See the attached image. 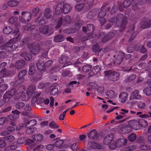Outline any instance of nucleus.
<instances>
[{
  "instance_id": "nucleus-1",
  "label": "nucleus",
  "mask_w": 151,
  "mask_h": 151,
  "mask_svg": "<svg viewBox=\"0 0 151 151\" xmlns=\"http://www.w3.org/2000/svg\"><path fill=\"white\" fill-rule=\"evenodd\" d=\"M108 20L109 22L114 23L117 27L120 28L119 31L121 32H123L126 28V21L123 14L121 13H119L116 18L112 17L109 19L108 16Z\"/></svg>"
},
{
  "instance_id": "nucleus-2",
  "label": "nucleus",
  "mask_w": 151,
  "mask_h": 151,
  "mask_svg": "<svg viewBox=\"0 0 151 151\" xmlns=\"http://www.w3.org/2000/svg\"><path fill=\"white\" fill-rule=\"evenodd\" d=\"M44 15L41 14L36 19L35 22L37 26L42 25L47 23V19H50L52 17V12L50 8L47 7L45 9L44 11Z\"/></svg>"
},
{
  "instance_id": "nucleus-3",
  "label": "nucleus",
  "mask_w": 151,
  "mask_h": 151,
  "mask_svg": "<svg viewBox=\"0 0 151 151\" xmlns=\"http://www.w3.org/2000/svg\"><path fill=\"white\" fill-rule=\"evenodd\" d=\"M36 87L35 86L32 85L29 86L26 93H24L22 96V97H24V100L26 101L28 100L30 97L33 98H37L40 96L41 93H38L35 91Z\"/></svg>"
},
{
  "instance_id": "nucleus-4",
  "label": "nucleus",
  "mask_w": 151,
  "mask_h": 151,
  "mask_svg": "<svg viewBox=\"0 0 151 151\" xmlns=\"http://www.w3.org/2000/svg\"><path fill=\"white\" fill-rule=\"evenodd\" d=\"M71 9V7L69 4H64L62 1L57 5L55 13L57 15L60 14L62 12L64 14H67L70 11Z\"/></svg>"
},
{
  "instance_id": "nucleus-5",
  "label": "nucleus",
  "mask_w": 151,
  "mask_h": 151,
  "mask_svg": "<svg viewBox=\"0 0 151 151\" xmlns=\"http://www.w3.org/2000/svg\"><path fill=\"white\" fill-rule=\"evenodd\" d=\"M19 91L17 90H16L15 88H14L10 91L6 92L4 95L3 98L6 102L8 101L13 96H14L15 99H18L19 98Z\"/></svg>"
},
{
  "instance_id": "nucleus-6",
  "label": "nucleus",
  "mask_w": 151,
  "mask_h": 151,
  "mask_svg": "<svg viewBox=\"0 0 151 151\" xmlns=\"http://www.w3.org/2000/svg\"><path fill=\"white\" fill-rule=\"evenodd\" d=\"M105 74L109 80L113 81H117L119 79L120 75L119 72L112 70L105 71Z\"/></svg>"
},
{
  "instance_id": "nucleus-7",
  "label": "nucleus",
  "mask_w": 151,
  "mask_h": 151,
  "mask_svg": "<svg viewBox=\"0 0 151 151\" xmlns=\"http://www.w3.org/2000/svg\"><path fill=\"white\" fill-rule=\"evenodd\" d=\"M124 53L122 51H118L116 55L114 56L113 63L115 65L120 64L124 59Z\"/></svg>"
},
{
  "instance_id": "nucleus-8",
  "label": "nucleus",
  "mask_w": 151,
  "mask_h": 151,
  "mask_svg": "<svg viewBox=\"0 0 151 151\" xmlns=\"http://www.w3.org/2000/svg\"><path fill=\"white\" fill-rule=\"evenodd\" d=\"M140 24L141 27L143 29L149 28L151 27V19L143 17L141 19Z\"/></svg>"
},
{
  "instance_id": "nucleus-9",
  "label": "nucleus",
  "mask_w": 151,
  "mask_h": 151,
  "mask_svg": "<svg viewBox=\"0 0 151 151\" xmlns=\"http://www.w3.org/2000/svg\"><path fill=\"white\" fill-rule=\"evenodd\" d=\"M28 47L30 49V52L34 55L38 54L40 52V45L38 44H28Z\"/></svg>"
},
{
  "instance_id": "nucleus-10",
  "label": "nucleus",
  "mask_w": 151,
  "mask_h": 151,
  "mask_svg": "<svg viewBox=\"0 0 151 151\" xmlns=\"http://www.w3.org/2000/svg\"><path fill=\"white\" fill-rule=\"evenodd\" d=\"M95 29L94 26L92 24H88L87 27H83L82 28L83 31L85 32L86 34L92 35Z\"/></svg>"
},
{
  "instance_id": "nucleus-11",
  "label": "nucleus",
  "mask_w": 151,
  "mask_h": 151,
  "mask_svg": "<svg viewBox=\"0 0 151 151\" xmlns=\"http://www.w3.org/2000/svg\"><path fill=\"white\" fill-rule=\"evenodd\" d=\"M132 127L133 128H134V129L136 130H138L139 129V127L138 128L135 127V125L136 124V125H138V126L139 125L143 127H145L147 126V123L146 120L144 119H142L140 120L139 121V122H134L133 121L132 122Z\"/></svg>"
},
{
  "instance_id": "nucleus-12",
  "label": "nucleus",
  "mask_w": 151,
  "mask_h": 151,
  "mask_svg": "<svg viewBox=\"0 0 151 151\" xmlns=\"http://www.w3.org/2000/svg\"><path fill=\"white\" fill-rule=\"evenodd\" d=\"M68 57L67 56L65 55H63L60 57L59 61L60 64H64L62 67L63 68L71 64V62L68 61Z\"/></svg>"
},
{
  "instance_id": "nucleus-13",
  "label": "nucleus",
  "mask_w": 151,
  "mask_h": 151,
  "mask_svg": "<svg viewBox=\"0 0 151 151\" xmlns=\"http://www.w3.org/2000/svg\"><path fill=\"white\" fill-rule=\"evenodd\" d=\"M31 18V14L29 12H23L21 14V19L24 22H28Z\"/></svg>"
},
{
  "instance_id": "nucleus-14",
  "label": "nucleus",
  "mask_w": 151,
  "mask_h": 151,
  "mask_svg": "<svg viewBox=\"0 0 151 151\" xmlns=\"http://www.w3.org/2000/svg\"><path fill=\"white\" fill-rule=\"evenodd\" d=\"M114 138L113 133H110L106 136L104 138L103 142L104 145H107L110 144L113 141Z\"/></svg>"
},
{
  "instance_id": "nucleus-15",
  "label": "nucleus",
  "mask_w": 151,
  "mask_h": 151,
  "mask_svg": "<svg viewBox=\"0 0 151 151\" xmlns=\"http://www.w3.org/2000/svg\"><path fill=\"white\" fill-rule=\"evenodd\" d=\"M12 114L8 116L9 121H14L19 117V111L17 109L12 111Z\"/></svg>"
},
{
  "instance_id": "nucleus-16",
  "label": "nucleus",
  "mask_w": 151,
  "mask_h": 151,
  "mask_svg": "<svg viewBox=\"0 0 151 151\" xmlns=\"http://www.w3.org/2000/svg\"><path fill=\"white\" fill-rule=\"evenodd\" d=\"M105 34L104 32H101L100 33L101 37V35H104V37H101L102 42H105L109 40H110L114 36V35L111 33H109L108 35H105Z\"/></svg>"
},
{
  "instance_id": "nucleus-17",
  "label": "nucleus",
  "mask_w": 151,
  "mask_h": 151,
  "mask_svg": "<svg viewBox=\"0 0 151 151\" xmlns=\"http://www.w3.org/2000/svg\"><path fill=\"white\" fill-rule=\"evenodd\" d=\"M99 10V8H97L91 10L88 13L87 18L89 19H92L97 15Z\"/></svg>"
},
{
  "instance_id": "nucleus-18",
  "label": "nucleus",
  "mask_w": 151,
  "mask_h": 151,
  "mask_svg": "<svg viewBox=\"0 0 151 151\" xmlns=\"http://www.w3.org/2000/svg\"><path fill=\"white\" fill-rule=\"evenodd\" d=\"M88 137L90 139L96 140L99 137V135L96 130L93 129L89 133L88 135Z\"/></svg>"
},
{
  "instance_id": "nucleus-19",
  "label": "nucleus",
  "mask_w": 151,
  "mask_h": 151,
  "mask_svg": "<svg viewBox=\"0 0 151 151\" xmlns=\"http://www.w3.org/2000/svg\"><path fill=\"white\" fill-rule=\"evenodd\" d=\"M37 68L41 73L45 71L46 66L43 61H38L36 63Z\"/></svg>"
},
{
  "instance_id": "nucleus-20",
  "label": "nucleus",
  "mask_w": 151,
  "mask_h": 151,
  "mask_svg": "<svg viewBox=\"0 0 151 151\" xmlns=\"http://www.w3.org/2000/svg\"><path fill=\"white\" fill-rule=\"evenodd\" d=\"M127 140L126 139L121 138L118 139L115 142L117 147H120L124 145H125L127 142Z\"/></svg>"
},
{
  "instance_id": "nucleus-21",
  "label": "nucleus",
  "mask_w": 151,
  "mask_h": 151,
  "mask_svg": "<svg viewBox=\"0 0 151 151\" xmlns=\"http://www.w3.org/2000/svg\"><path fill=\"white\" fill-rule=\"evenodd\" d=\"M139 91L137 90H135L131 93L130 99H139L141 98V96L139 94Z\"/></svg>"
},
{
  "instance_id": "nucleus-22",
  "label": "nucleus",
  "mask_w": 151,
  "mask_h": 151,
  "mask_svg": "<svg viewBox=\"0 0 151 151\" xmlns=\"http://www.w3.org/2000/svg\"><path fill=\"white\" fill-rule=\"evenodd\" d=\"M101 66L96 65L94 66L90 72V74L91 76L96 75L101 70Z\"/></svg>"
},
{
  "instance_id": "nucleus-23",
  "label": "nucleus",
  "mask_w": 151,
  "mask_h": 151,
  "mask_svg": "<svg viewBox=\"0 0 151 151\" xmlns=\"http://www.w3.org/2000/svg\"><path fill=\"white\" fill-rule=\"evenodd\" d=\"M128 96L127 93L125 92H121L119 96L120 101L122 103H124L127 100Z\"/></svg>"
},
{
  "instance_id": "nucleus-24",
  "label": "nucleus",
  "mask_w": 151,
  "mask_h": 151,
  "mask_svg": "<svg viewBox=\"0 0 151 151\" xmlns=\"http://www.w3.org/2000/svg\"><path fill=\"white\" fill-rule=\"evenodd\" d=\"M83 3L87 9H90L93 6L94 1V0H84Z\"/></svg>"
},
{
  "instance_id": "nucleus-25",
  "label": "nucleus",
  "mask_w": 151,
  "mask_h": 151,
  "mask_svg": "<svg viewBox=\"0 0 151 151\" xmlns=\"http://www.w3.org/2000/svg\"><path fill=\"white\" fill-rule=\"evenodd\" d=\"M65 39L64 36L61 34H59L55 36L54 38L53 41L56 42H61Z\"/></svg>"
},
{
  "instance_id": "nucleus-26",
  "label": "nucleus",
  "mask_w": 151,
  "mask_h": 151,
  "mask_svg": "<svg viewBox=\"0 0 151 151\" xmlns=\"http://www.w3.org/2000/svg\"><path fill=\"white\" fill-rule=\"evenodd\" d=\"M27 71L25 69H24L19 72V83H22L24 80V77L27 73Z\"/></svg>"
},
{
  "instance_id": "nucleus-27",
  "label": "nucleus",
  "mask_w": 151,
  "mask_h": 151,
  "mask_svg": "<svg viewBox=\"0 0 151 151\" xmlns=\"http://www.w3.org/2000/svg\"><path fill=\"white\" fill-rule=\"evenodd\" d=\"M70 19V17L69 16H66L64 19H62V24L64 26H65L69 24Z\"/></svg>"
},
{
  "instance_id": "nucleus-28",
  "label": "nucleus",
  "mask_w": 151,
  "mask_h": 151,
  "mask_svg": "<svg viewBox=\"0 0 151 151\" xmlns=\"http://www.w3.org/2000/svg\"><path fill=\"white\" fill-rule=\"evenodd\" d=\"M37 121L36 119H33L28 121L25 124L26 128L31 127L35 125L37 123Z\"/></svg>"
},
{
  "instance_id": "nucleus-29",
  "label": "nucleus",
  "mask_w": 151,
  "mask_h": 151,
  "mask_svg": "<svg viewBox=\"0 0 151 151\" xmlns=\"http://www.w3.org/2000/svg\"><path fill=\"white\" fill-rule=\"evenodd\" d=\"M13 42L12 40L9 41L4 46H3L0 47V49L3 50H5V51H7L9 50V47L7 46L8 45H12V44Z\"/></svg>"
},
{
  "instance_id": "nucleus-30",
  "label": "nucleus",
  "mask_w": 151,
  "mask_h": 151,
  "mask_svg": "<svg viewBox=\"0 0 151 151\" xmlns=\"http://www.w3.org/2000/svg\"><path fill=\"white\" fill-rule=\"evenodd\" d=\"M58 84L55 83L54 84V86L51 87L52 89L50 92V94L53 95H56L58 91V88L56 87L57 86Z\"/></svg>"
},
{
  "instance_id": "nucleus-31",
  "label": "nucleus",
  "mask_w": 151,
  "mask_h": 151,
  "mask_svg": "<svg viewBox=\"0 0 151 151\" xmlns=\"http://www.w3.org/2000/svg\"><path fill=\"white\" fill-rule=\"evenodd\" d=\"M49 30V27L46 25L42 26L39 28L40 32L43 34H46L48 32Z\"/></svg>"
},
{
  "instance_id": "nucleus-32",
  "label": "nucleus",
  "mask_w": 151,
  "mask_h": 151,
  "mask_svg": "<svg viewBox=\"0 0 151 151\" xmlns=\"http://www.w3.org/2000/svg\"><path fill=\"white\" fill-rule=\"evenodd\" d=\"M35 27V25H32L30 24H29L23 26V28L25 31H29L33 30L32 32L33 29Z\"/></svg>"
},
{
  "instance_id": "nucleus-33",
  "label": "nucleus",
  "mask_w": 151,
  "mask_h": 151,
  "mask_svg": "<svg viewBox=\"0 0 151 151\" xmlns=\"http://www.w3.org/2000/svg\"><path fill=\"white\" fill-rule=\"evenodd\" d=\"M18 4V1L16 0H10L8 1L7 2L8 6L11 7H14Z\"/></svg>"
},
{
  "instance_id": "nucleus-34",
  "label": "nucleus",
  "mask_w": 151,
  "mask_h": 151,
  "mask_svg": "<svg viewBox=\"0 0 151 151\" xmlns=\"http://www.w3.org/2000/svg\"><path fill=\"white\" fill-rule=\"evenodd\" d=\"M101 49H100L99 45L97 44L94 45L93 47V51L95 53H99L101 51Z\"/></svg>"
},
{
  "instance_id": "nucleus-35",
  "label": "nucleus",
  "mask_w": 151,
  "mask_h": 151,
  "mask_svg": "<svg viewBox=\"0 0 151 151\" xmlns=\"http://www.w3.org/2000/svg\"><path fill=\"white\" fill-rule=\"evenodd\" d=\"M76 29L74 28H70L64 30L63 32L66 34H71L75 32Z\"/></svg>"
},
{
  "instance_id": "nucleus-36",
  "label": "nucleus",
  "mask_w": 151,
  "mask_h": 151,
  "mask_svg": "<svg viewBox=\"0 0 151 151\" xmlns=\"http://www.w3.org/2000/svg\"><path fill=\"white\" fill-rule=\"evenodd\" d=\"M136 76L135 75H132L126 78L124 80V81L126 83L130 82L134 80L136 78Z\"/></svg>"
},
{
  "instance_id": "nucleus-37",
  "label": "nucleus",
  "mask_w": 151,
  "mask_h": 151,
  "mask_svg": "<svg viewBox=\"0 0 151 151\" xmlns=\"http://www.w3.org/2000/svg\"><path fill=\"white\" fill-rule=\"evenodd\" d=\"M3 32L6 34L10 33L12 31V29L10 27L6 26L3 29Z\"/></svg>"
},
{
  "instance_id": "nucleus-38",
  "label": "nucleus",
  "mask_w": 151,
  "mask_h": 151,
  "mask_svg": "<svg viewBox=\"0 0 151 151\" xmlns=\"http://www.w3.org/2000/svg\"><path fill=\"white\" fill-rule=\"evenodd\" d=\"M92 66L91 65L89 64H87L83 66L82 69L84 72H87L89 71L91 68Z\"/></svg>"
},
{
  "instance_id": "nucleus-39",
  "label": "nucleus",
  "mask_w": 151,
  "mask_h": 151,
  "mask_svg": "<svg viewBox=\"0 0 151 151\" xmlns=\"http://www.w3.org/2000/svg\"><path fill=\"white\" fill-rule=\"evenodd\" d=\"M137 105L139 109H144L145 107L146 104L143 102L139 101L137 103Z\"/></svg>"
},
{
  "instance_id": "nucleus-40",
  "label": "nucleus",
  "mask_w": 151,
  "mask_h": 151,
  "mask_svg": "<svg viewBox=\"0 0 151 151\" xmlns=\"http://www.w3.org/2000/svg\"><path fill=\"white\" fill-rule=\"evenodd\" d=\"M137 137L136 134L135 133H132L128 137V139L130 142L134 141Z\"/></svg>"
},
{
  "instance_id": "nucleus-41",
  "label": "nucleus",
  "mask_w": 151,
  "mask_h": 151,
  "mask_svg": "<svg viewBox=\"0 0 151 151\" xmlns=\"http://www.w3.org/2000/svg\"><path fill=\"white\" fill-rule=\"evenodd\" d=\"M138 2V0H132V2H134V4H133L132 7V9L134 10H138V4L137 2Z\"/></svg>"
},
{
  "instance_id": "nucleus-42",
  "label": "nucleus",
  "mask_w": 151,
  "mask_h": 151,
  "mask_svg": "<svg viewBox=\"0 0 151 151\" xmlns=\"http://www.w3.org/2000/svg\"><path fill=\"white\" fill-rule=\"evenodd\" d=\"M58 20L57 24L55 27V28L56 29H59L61 27L62 23V19L61 17H59Z\"/></svg>"
},
{
  "instance_id": "nucleus-43",
  "label": "nucleus",
  "mask_w": 151,
  "mask_h": 151,
  "mask_svg": "<svg viewBox=\"0 0 151 151\" xmlns=\"http://www.w3.org/2000/svg\"><path fill=\"white\" fill-rule=\"evenodd\" d=\"M4 141L6 142H10L12 141L14 139V137L12 135H9L5 136L3 137Z\"/></svg>"
},
{
  "instance_id": "nucleus-44",
  "label": "nucleus",
  "mask_w": 151,
  "mask_h": 151,
  "mask_svg": "<svg viewBox=\"0 0 151 151\" xmlns=\"http://www.w3.org/2000/svg\"><path fill=\"white\" fill-rule=\"evenodd\" d=\"M85 6L83 3H79L76 5L75 6V9L78 12H80Z\"/></svg>"
},
{
  "instance_id": "nucleus-45",
  "label": "nucleus",
  "mask_w": 151,
  "mask_h": 151,
  "mask_svg": "<svg viewBox=\"0 0 151 151\" xmlns=\"http://www.w3.org/2000/svg\"><path fill=\"white\" fill-rule=\"evenodd\" d=\"M64 140L60 139L55 141L54 144L56 147H59L60 146L64 143Z\"/></svg>"
},
{
  "instance_id": "nucleus-46",
  "label": "nucleus",
  "mask_w": 151,
  "mask_h": 151,
  "mask_svg": "<svg viewBox=\"0 0 151 151\" xmlns=\"http://www.w3.org/2000/svg\"><path fill=\"white\" fill-rule=\"evenodd\" d=\"M139 32L136 31L131 34V37L129 40V42H132L135 38L136 35L138 34Z\"/></svg>"
},
{
  "instance_id": "nucleus-47",
  "label": "nucleus",
  "mask_w": 151,
  "mask_h": 151,
  "mask_svg": "<svg viewBox=\"0 0 151 151\" xmlns=\"http://www.w3.org/2000/svg\"><path fill=\"white\" fill-rule=\"evenodd\" d=\"M42 73H35L33 77V79L35 81H37L40 79L42 77Z\"/></svg>"
},
{
  "instance_id": "nucleus-48",
  "label": "nucleus",
  "mask_w": 151,
  "mask_h": 151,
  "mask_svg": "<svg viewBox=\"0 0 151 151\" xmlns=\"http://www.w3.org/2000/svg\"><path fill=\"white\" fill-rule=\"evenodd\" d=\"M43 136L41 134H36L34 137V140L37 141H40L43 138Z\"/></svg>"
},
{
  "instance_id": "nucleus-49",
  "label": "nucleus",
  "mask_w": 151,
  "mask_h": 151,
  "mask_svg": "<svg viewBox=\"0 0 151 151\" xmlns=\"http://www.w3.org/2000/svg\"><path fill=\"white\" fill-rule=\"evenodd\" d=\"M143 92L147 96L151 95V89L149 87L145 88L143 90Z\"/></svg>"
},
{
  "instance_id": "nucleus-50",
  "label": "nucleus",
  "mask_w": 151,
  "mask_h": 151,
  "mask_svg": "<svg viewBox=\"0 0 151 151\" xmlns=\"http://www.w3.org/2000/svg\"><path fill=\"white\" fill-rule=\"evenodd\" d=\"M49 127L51 128H56L59 127V126L54 121H51L49 124Z\"/></svg>"
},
{
  "instance_id": "nucleus-51",
  "label": "nucleus",
  "mask_w": 151,
  "mask_h": 151,
  "mask_svg": "<svg viewBox=\"0 0 151 151\" xmlns=\"http://www.w3.org/2000/svg\"><path fill=\"white\" fill-rule=\"evenodd\" d=\"M26 130V132L27 134H32L36 130V129L35 127H29Z\"/></svg>"
},
{
  "instance_id": "nucleus-52",
  "label": "nucleus",
  "mask_w": 151,
  "mask_h": 151,
  "mask_svg": "<svg viewBox=\"0 0 151 151\" xmlns=\"http://www.w3.org/2000/svg\"><path fill=\"white\" fill-rule=\"evenodd\" d=\"M35 71V67L33 66H30L29 69L28 71V73L30 75H33Z\"/></svg>"
},
{
  "instance_id": "nucleus-53",
  "label": "nucleus",
  "mask_w": 151,
  "mask_h": 151,
  "mask_svg": "<svg viewBox=\"0 0 151 151\" xmlns=\"http://www.w3.org/2000/svg\"><path fill=\"white\" fill-rule=\"evenodd\" d=\"M131 4V2L130 0H125L123 3V6L124 8H126L129 6Z\"/></svg>"
},
{
  "instance_id": "nucleus-54",
  "label": "nucleus",
  "mask_w": 151,
  "mask_h": 151,
  "mask_svg": "<svg viewBox=\"0 0 151 151\" xmlns=\"http://www.w3.org/2000/svg\"><path fill=\"white\" fill-rule=\"evenodd\" d=\"M114 93V91L110 90L107 92L106 94L107 96L111 98L115 96Z\"/></svg>"
},
{
  "instance_id": "nucleus-55",
  "label": "nucleus",
  "mask_w": 151,
  "mask_h": 151,
  "mask_svg": "<svg viewBox=\"0 0 151 151\" xmlns=\"http://www.w3.org/2000/svg\"><path fill=\"white\" fill-rule=\"evenodd\" d=\"M9 120L6 117H2L0 118V125L3 124L4 123H7Z\"/></svg>"
},
{
  "instance_id": "nucleus-56",
  "label": "nucleus",
  "mask_w": 151,
  "mask_h": 151,
  "mask_svg": "<svg viewBox=\"0 0 151 151\" xmlns=\"http://www.w3.org/2000/svg\"><path fill=\"white\" fill-rule=\"evenodd\" d=\"M7 85L6 84H4L0 85V92H3L7 89Z\"/></svg>"
},
{
  "instance_id": "nucleus-57",
  "label": "nucleus",
  "mask_w": 151,
  "mask_h": 151,
  "mask_svg": "<svg viewBox=\"0 0 151 151\" xmlns=\"http://www.w3.org/2000/svg\"><path fill=\"white\" fill-rule=\"evenodd\" d=\"M106 12L105 10H104L103 9L101 10V11L98 14V18H101L104 17L106 15Z\"/></svg>"
},
{
  "instance_id": "nucleus-58",
  "label": "nucleus",
  "mask_w": 151,
  "mask_h": 151,
  "mask_svg": "<svg viewBox=\"0 0 151 151\" xmlns=\"http://www.w3.org/2000/svg\"><path fill=\"white\" fill-rule=\"evenodd\" d=\"M135 149V146L134 145H131L125 148L123 151H133Z\"/></svg>"
},
{
  "instance_id": "nucleus-59",
  "label": "nucleus",
  "mask_w": 151,
  "mask_h": 151,
  "mask_svg": "<svg viewBox=\"0 0 151 151\" xmlns=\"http://www.w3.org/2000/svg\"><path fill=\"white\" fill-rule=\"evenodd\" d=\"M18 20V18L15 17H14L10 18L9 19V22L11 24H13L14 23L17 22Z\"/></svg>"
},
{
  "instance_id": "nucleus-60",
  "label": "nucleus",
  "mask_w": 151,
  "mask_h": 151,
  "mask_svg": "<svg viewBox=\"0 0 151 151\" xmlns=\"http://www.w3.org/2000/svg\"><path fill=\"white\" fill-rule=\"evenodd\" d=\"M118 9V6L116 5H114L112 8L110 12V14L112 15L113 14L116 12Z\"/></svg>"
},
{
  "instance_id": "nucleus-61",
  "label": "nucleus",
  "mask_w": 151,
  "mask_h": 151,
  "mask_svg": "<svg viewBox=\"0 0 151 151\" xmlns=\"http://www.w3.org/2000/svg\"><path fill=\"white\" fill-rule=\"evenodd\" d=\"M14 72H13L12 71L10 70H6L4 71L5 76H10L12 74H14Z\"/></svg>"
},
{
  "instance_id": "nucleus-62",
  "label": "nucleus",
  "mask_w": 151,
  "mask_h": 151,
  "mask_svg": "<svg viewBox=\"0 0 151 151\" xmlns=\"http://www.w3.org/2000/svg\"><path fill=\"white\" fill-rule=\"evenodd\" d=\"M138 66L140 69H144L147 68V66L146 63L145 62H142L140 63L138 65Z\"/></svg>"
},
{
  "instance_id": "nucleus-63",
  "label": "nucleus",
  "mask_w": 151,
  "mask_h": 151,
  "mask_svg": "<svg viewBox=\"0 0 151 151\" xmlns=\"http://www.w3.org/2000/svg\"><path fill=\"white\" fill-rule=\"evenodd\" d=\"M32 58V55L30 53L27 54L26 56H24V59L28 61L31 60Z\"/></svg>"
},
{
  "instance_id": "nucleus-64",
  "label": "nucleus",
  "mask_w": 151,
  "mask_h": 151,
  "mask_svg": "<svg viewBox=\"0 0 151 151\" xmlns=\"http://www.w3.org/2000/svg\"><path fill=\"white\" fill-rule=\"evenodd\" d=\"M44 148V146L43 145H39L35 146L33 148L34 151H39Z\"/></svg>"
}]
</instances>
